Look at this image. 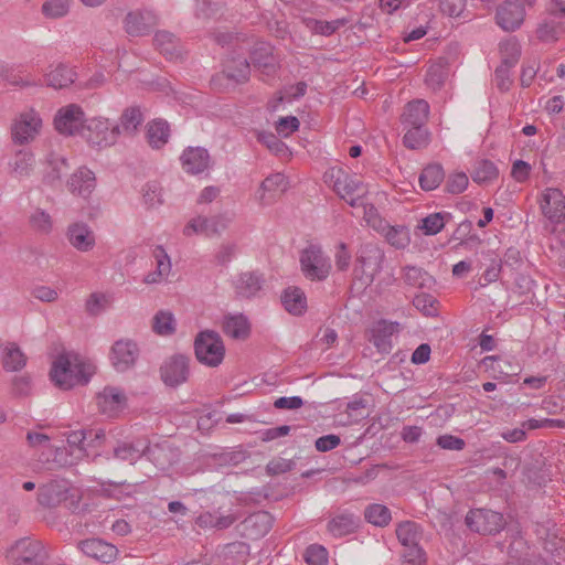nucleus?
I'll use <instances>...</instances> for the list:
<instances>
[{
	"mask_svg": "<svg viewBox=\"0 0 565 565\" xmlns=\"http://www.w3.org/2000/svg\"><path fill=\"white\" fill-rule=\"evenodd\" d=\"M244 525L250 536H264L271 527V516L267 512H257L246 518Z\"/></svg>",
	"mask_w": 565,
	"mask_h": 565,
	"instance_id": "obj_39",
	"label": "nucleus"
},
{
	"mask_svg": "<svg viewBox=\"0 0 565 565\" xmlns=\"http://www.w3.org/2000/svg\"><path fill=\"white\" fill-rule=\"evenodd\" d=\"M157 24V15L151 10L128 12L124 20V29L130 36L147 35Z\"/></svg>",
	"mask_w": 565,
	"mask_h": 565,
	"instance_id": "obj_18",
	"label": "nucleus"
},
{
	"mask_svg": "<svg viewBox=\"0 0 565 565\" xmlns=\"http://www.w3.org/2000/svg\"><path fill=\"white\" fill-rule=\"evenodd\" d=\"M234 521L235 518L231 514L216 515L212 512H203L196 518L195 524L202 529L224 530L230 527Z\"/></svg>",
	"mask_w": 565,
	"mask_h": 565,
	"instance_id": "obj_42",
	"label": "nucleus"
},
{
	"mask_svg": "<svg viewBox=\"0 0 565 565\" xmlns=\"http://www.w3.org/2000/svg\"><path fill=\"white\" fill-rule=\"evenodd\" d=\"M288 180L280 172L273 173L264 179L256 192V199L262 205L274 203L288 189Z\"/></svg>",
	"mask_w": 565,
	"mask_h": 565,
	"instance_id": "obj_17",
	"label": "nucleus"
},
{
	"mask_svg": "<svg viewBox=\"0 0 565 565\" xmlns=\"http://www.w3.org/2000/svg\"><path fill=\"white\" fill-rule=\"evenodd\" d=\"M445 178L444 169L440 164H429L419 175V184L424 191H433L439 186Z\"/></svg>",
	"mask_w": 565,
	"mask_h": 565,
	"instance_id": "obj_40",
	"label": "nucleus"
},
{
	"mask_svg": "<svg viewBox=\"0 0 565 565\" xmlns=\"http://www.w3.org/2000/svg\"><path fill=\"white\" fill-rule=\"evenodd\" d=\"M70 11L68 0H46L42 4V13L50 19H58Z\"/></svg>",
	"mask_w": 565,
	"mask_h": 565,
	"instance_id": "obj_52",
	"label": "nucleus"
},
{
	"mask_svg": "<svg viewBox=\"0 0 565 565\" xmlns=\"http://www.w3.org/2000/svg\"><path fill=\"white\" fill-rule=\"evenodd\" d=\"M499 174L498 168L490 160H480L476 163L471 173L472 180L477 183H487L494 180Z\"/></svg>",
	"mask_w": 565,
	"mask_h": 565,
	"instance_id": "obj_46",
	"label": "nucleus"
},
{
	"mask_svg": "<svg viewBox=\"0 0 565 565\" xmlns=\"http://www.w3.org/2000/svg\"><path fill=\"white\" fill-rule=\"evenodd\" d=\"M403 280L407 286L418 289H431L436 284L431 275L417 266H405L403 268Z\"/></svg>",
	"mask_w": 565,
	"mask_h": 565,
	"instance_id": "obj_31",
	"label": "nucleus"
},
{
	"mask_svg": "<svg viewBox=\"0 0 565 565\" xmlns=\"http://www.w3.org/2000/svg\"><path fill=\"white\" fill-rule=\"evenodd\" d=\"M384 260V252L374 244H365L360 249L358 265L354 268V276L363 285L369 286L375 276L381 271Z\"/></svg>",
	"mask_w": 565,
	"mask_h": 565,
	"instance_id": "obj_5",
	"label": "nucleus"
},
{
	"mask_svg": "<svg viewBox=\"0 0 565 565\" xmlns=\"http://www.w3.org/2000/svg\"><path fill=\"white\" fill-rule=\"evenodd\" d=\"M147 449L146 439H136L134 441L119 443L114 448V457L121 461H128L135 463L140 459Z\"/></svg>",
	"mask_w": 565,
	"mask_h": 565,
	"instance_id": "obj_28",
	"label": "nucleus"
},
{
	"mask_svg": "<svg viewBox=\"0 0 565 565\" xmlns=\"http://www.w3.org/2000/svg\"><path fill=\"white\" fill-rule=\"evenodd\" d=\"M360 524V519L352 513H340L328 522V531L334 537H342L353 533Z\"/></svg>",
	"mask_w": 565,
	"mask_h": 565,
	"instance_id": "obj_29",
	"label": "nucleus"
},
{
	"mask_svg": "<svg viewBox=\"0 0 565 565\" xmlns=\"http://www.w3.org/2000/svg\"><path fill=\"white\" fill-rule=\"evenodd\" d=\"M95 188V173L86 167L77 169L67 180V189L70 192L83 199H88Z\"/></svg>",
	"mask_w": 565,
	"mask_h": 565,
	"instance_id": "obj_21",
	"label": "nucleus"
},
{
	"mask_svg": "<svg viewBox=\"0 0 565 565\" xmlns=\"http://www.w3.org/2000/svg\"><path fill=\"white\" fill-rule=\"evenodd\" d=\"M190 358L183 354L170 356L160 367L162 382L169 387H178L185 383L190 375Z\"/></svg>",
	"mask_w": 565,
	"mask_h": 565,
	"instance_id": "obj_11",
	"label": "nucleus"
},
{
	"mask_svg": "<svg viewBox=\"0 0 565 565\" xmlns=\"http://www.w3.org/2000/svg\"><path fill=\"white\" fill-rule=\"evenodd\" d=\"M499 46L502 58L501 63L514 66L521 54L518 41L515 39H508L502 41Z\"/></svg>",
	"mask_w": 565,
	"mask_h": 565,
	"instance_id": "obj_51",
	"label": "nucleus"
},
{
	"mask_svg": "<svg viewBox=\"0 0 565 565\" xmlns=\"http://www.w3.org/2000/svg\"><path fill=\"white\" fill-rule=\"evenodd\" d=\"M138 355V347L130 340H119L115 342L111 349V362L119 372L130 369L136 363Z\"/></svg>",
	"mask_w": 565,
	"mask_h": 565,
	"instance_id": "obj_19",
	"label": "nucleus"
},
{
	"mask_svg": "<svg viewBox=\"0 0 565 565\" xmlns=\"http://www.w3.org/2000/svg\"><path fill=\"white\" fill-rule=\"evenodd\" d=\"M50 171L46 173L45 179L47 182L53 183L61 179V175L67 170V162L64 157L52 154L49 159Z\"/></svg>",
	"mask_w": 565,
	"mask_h": 565,
	"instance_id": "obj_55",
	"label": "nucleus"
},
{
	"mask_svg": "<svg viewBox=\"0 0 565 565\" xmlns=\"http://www.w3.org/2000/svg\"><path fill=\"white\" fill-rule=\"evenodd\" d=\"M465 522L472 532L482 535L497 534L505 525L503 514L488 509L470 510L466 515Z\"/></svg>",
	"mask_w": 565,
	"mask_h": 565,
	"instance_id": "obj_8",
	"label": "nucleus"
},
{
	"mask_svg": "<svg viewBox=\"0 0 565 565\" xmlns=\"http://www.w3.org/2000/svg\"><path fill=\"white\" fill-rule=\"evenodd\" d=\"M0 78L13 86H29L32 82L24 81L18 73L17 68L0 60Z\"/></svg>",
	"mask_w": 565,
	"mask_h": 565,
	"instance_id": "obj_53",
	"label": "nucleus"
},
{
	"mask_svg": "<svg viewBox=\"0 0 565 565\" xmlns=\"http://www.w3.org/2000/svg\"><path fill=\"white\" fill-rule=\"evenodd\" d=\"M67 488L61 482L53 480L39 489V502L42 505L52 507L65 498Z\"/></svg>",
	"mask_w": 565,
	"mask_h": 565,
	"instance_id": "obj_34",
	"label": "nucleus"
},
{
	"mask_svg": "<svg viewBox=\"0 0 565 565\" xmlns=\"http://www.w3.org/2000/svg\"><path fill=\"white\" fill-rule=\"evenodd\" d=\"M324 183L332 188L341 199H349L355 194H365L366 189L355 177L350 175L341 167H331L323 174Z\"/></svg>",
	"mask_w": 565,
	"mask_h": 565,
	"instance_id": "obj_6",
	"label": "nucleus"
},
{
	"mask_svg": "<svg viewBox=\"0 0 565 565\" xmlns=\"http://www.w3.org/2000/svg\"><path fill=\"white\" fill-rule=\"evenodd\" d=\"M26 364V356L18 344L10 342L6 344L2 352V365L7 372H17Z\"/></svg>",
	"mask_w": 565,
	"mask_h": 565,
	"instance_id": "obj_33",
	"label": "nucleus"
},
{
	"mask_svg": "<svg viewBox=\"0 0 565 565\" xmlns=\"http://www.w3.org/2000/svg\"><path fill=\"white\" fill-rule=\"evenodd\" d=\"M429 109V104L424 99L407 103L401 117L403 127L426 126Z\"/></svg>",
	"mask_w": 565,
	"mask_h": 565,
	"instance_id": "obj_24",
	"label": "nucleus"
},
{
	"mask_svg": "<svg viewBox=\"0 0 565 565\" xmlns=\"http://www.w3.org/2000/svg\"><path fill=\"white\" fill-rule=\"evenodd\" d=\"M152 257L156 262V269L159 274H163L166 277H169L172 265L171 259L166 252V249L161 245H157L152 250Z\"/></svg>",
	"mask_w": 565,
	"mask_h": 565,
	"instance_id": "obj_59",
	"label": "nucleus"
},
{
	"mask_svg": "<svg viewBox=\"0 0 565 565\" xmlns=\"http://www.w3.org/2000/svg\"><path fill=\"white\" fill-rule=\"evenodd\" d=\"M250 60L254 66L271 68L275 65V58L273 55V47L270 44L260 42L257 43L252 51Z\"/></svg>",
	"mask_w": 565,
	"mask_h": 565,
	"instance_id": "obj_44",
	"label": "nucleus"
},
{
	"mask_svg": "<svg viewBox=\"0 0 565 565\" xmlns=\"http://www.w3.org/2000/svg\"><path fill=\"white\" fill-rule=\"evenodd\" d=\"M86 122L83 109L75 104L60 108L54 117L55 129L64 136H83Z\"/></svg>",
	"mask_w": 565,
	"mask_h": 565,
	"instance_id": "obj_9",
	"label": "nucleus"
},
{
	"mask_svg": "<svg viewBox=\"0 0 565 565\" xmlns=\"http://www.w3.org/2000/svg\"><path fill=\"white\" fill-rule=\"evenodd\" d=\"M143 120L145 117L139 107L131 106L126 108L119 118V122L115 124V127L118 128V137L121 135H136Z\"/></svg>",
	"mask_w": 565,
	"mask_h": 565,
	"instance_id": "obj_27",
	"label": "nucleus"
},
{
	"mask_svg": "<svg viewBox=\"0 0 565 565\" xmlns=\"http://www.w3.org/2000/svg\"><path fill=\"white\" fill-rule=\"evenodd\" d=\"M170 129L166 120L157 119L148 124L147 138L152 148L163 147L169 139Z\"/></svg>",
	"mask_w": 565,
	"mask_h": 565,
	"instance_id": "obj_37",
	"label": "nucleus"
},
{
	"mask_svg": "<svg viewBox=\"0 0 565 565\" xmlns=\"http://www.w3.org/2000/svg\"><path fill=\"white\" fill-rule=\"evenodd\" d=\"M75 72L73 68L60 64L46 74V85L55 89L64 88L74 83Z\"/></svg>",
	"mask_w": 565,
	"mask_h": 565,
	"instance_id": "obj_38",
	"label": "nucleus"
},
{
	"mask_svg": "<svg viewBox=\"0 0 565 565\" xmlns=\"http://www.w3.org/2000/svg\"><path fill=\"white\" fill-rule=\"evenodd\" d=\"M284 308L294 316H301L307 310V298L299 287H288L281 295Z\"/></svg>",
	"mask_w": 565,
	"mask_h": 565,
	"instance_id": "obj_30",
	"label": "nucleus"
},
{
	"mask_svg": "<svg viewBox=\"0 0 565 565\" xmlns=\"http://www.w3.org/2000/svg\"><path fill=\"white\" fill-rule=\"evenodd\" d=\"M153 331L160 335L172 334L175 330V320L171 312L159 311L153 317Z\"/></svg>",
	"mask_w": 565,
	"mask_h": 565,
	"instance_id": "obj_50",
	"label": "nucleus"
},
{
	"mask_svg": "<svg viewBox=\"0 0 565 565\" xmlns=\"http://www.w3.org/2000/svg\"><path fill=\"white\" fill-rule=\"evenodd\" d=\"M385 238L390 245L397 249H404L409 245L411 235L406 226H390L385 233Z\"/></svg>",
	"mask_w": 565,
	"mask_h": 565,
	"instance_id": "obj_47",
	"label": "nucleus"
},
{
	"mask_svg": "<svg viewBox=\"0 0 565 565\" xmlns=\"http://www.w3.org/2000/svg\"><path fill=\"white\" fill-rule=\"evenodd\" d=\"M78 547L86 556L102 563L113 562L118 553V550L115 545L100 539H87L81 541Z\"/></svg>",
	"mask_w": 565,
	"mask_h": 565,
	"instance_id": "obj_22",
	"label": "nucleus"
},
{
	"mask_svg": "<svg viewBox=\"0 0 565 565\" xmlns=\"http://www.w3.org/2000/svg\"><path fill=\"white\" fill-rule=\"evenodd\" d=\"M143 456L161 469H164L172 461L171 449L167 443L151 446L147 441V449Z\"/></svg>",
	"mask_w": 565,
	"mask_h": 565,
	"instance_id": "obj_41",
	"label": "nucleus"
},
{
	"mask_svg": "<svg viewBox=\"0 0 565 565\" xmlns=\"http://www.w3.org/2000/svg\"><path fill=\"white\" fill-rule=\"evenodd\" d=\"M364 518L369 523L379 527H384L390 524L392 514L386 505L373 503L365 508Z\"/></svg>",
	"mask_w": 565,
	"mask_h": 565,
	"instance_id": "obj_43",
	"label": "nucleus"
},
{
	"mask_svg": "<svg viewBox=\"0 0 565 565\" xmlns=\"http://www.w3.org/2000/svg\"><path fill=\"white\" fill-rule=\"evenodd\" d=\"M436 299L429 294L422 292L414 297L413 305L414 307L423 312L425 316H434L437 312L436 308Z\"/></svg>",
	"mask_w": 565,
	"mask_h": 565,
	"instance_id": "obj_58",
	"label": "nucleus"
},
{
	"mask_svg": "<svg viewBox=\"0 0 565 565\" xmlns=\"http://www.w3.org/2000/svg\"><path fill=\"white\" fill-rule=\"evenodd\" d=\"M351 253L345 243H339L334 250V263L339 271H345L351 265Z\"/></svg>",
	"mask_w": 565,
	"mask_h": 565,
	"instance_id": "obj_64",
	"label": "nucleus"
},
{
	"mask_svg": "<svg viewBox=\"0 0 565 565\" xmlns=\"http://www.w3.org/2000/svg\"><path fill=\"white\" fill-rule=\"evenodd\" d=\"M398 322L379 320L370 329V341L380 353L388 354L393 349V337L399 332Z\"/></svg>",
	"mask_w": 565,
	"mask_h": 565,
	"instance_id": "obj_12",
	"label": "nucleus"
},
{
	"mask_svg": "<svg viewBox=\"0 0 565 565\" xmlns=\"http://www.w3.org/2000/svg\"><path fill=\"white\" fill-rule=\"evenodd\" d=\"M541 209L550 221L555 223L561 222L565 216V195L558 189H546L543 193Z\"/></svg>",
	"mask_w": 565,
	"mask_h": 565,
	"instance_id": "obj_23",
	"label": "nucleus"
},
{
	"mask_svg": "<svg viewBox=\"0 0 565 565\" xmlns=\"http://www.w3.org/2000/svg\"><path fill=\"white\" fill-rule=\"evenodd\" d=\"M43 119L33 108L24 109L15 115L11 124V138L15 145L32 142L42 131Z\"/></svg>",
	"mask_w": 565,
	"mask_h": 565,
	"instance_id": "obj_4",
	"label": "nucleus"
},
{
	"mask_svg": "<svg viewBox=\"0 0 565 565\" xmlns=\"http://www.w3.org/2000/svg\"><path fill=\"white\" fill-rule=\"evenodd\" d=\"M222 328L226 335L236 340L246 339L250 332V323L247 317L243 313L225 315L223 318Z\"/></svg>",
	"mask_w": 565,
	"mask_h": 565,
	"instance_id": "obj_26",
	"label": "nucleus"
},
{
	"mask_svg": "<svg viewBox=\"0 0 565 565\" xmlns=\"http://www.w3.org/2000/svg\"><path fill=\"white\" fill-rule=\"evenodd\" d=\"M182 169L189 174H200L210 168L211 159L206 149L188 147L181 154Z\"/></svg>",
	"mask_w": 565,
	"mask_h": 565,
	"instance_id": "obj_20",
	"label": "nucleus"
},
{
	"mask_svg": "<svg viewBox=\"0 0 565 565\" xmlns=\"http://www.w3.org/2000/svg\"><path fill=\"white\" fill-rule=\"evenodd\" d=\"M154 45L157 49L171 61L179 60L182 57V45L179 38L167 30H160L156 32Z\"/></svg>",
	"mask_w": 565,
	"mask_h": 565,
	"instance_id": "obj_25",
	"label": "nucleus"
},
{
	"mask_svg": "<svg viewBox=\"0 0 565 565\" xmlns=\"http://www.w3.org/2000/svg\"><path fill=\"white\" fill-rule=\"evenodd\" d=\"M98 409L108 417L118 416L127 406L124 391L115 386H106L96 396Z\"/></svg>",
	"mask_w": 565,
	"mask_h": 565,
	"instance_id": "obj_14",
	"label": "nucleus"
},
{
	"mask_svg": "<svg viewBox=\"0 0 565 565\" xmlns=\"http://www.w3.org/2000/svg\"><path fill=\"white\" fill-rule=\"evenodd\" d=\"M95 372L90 362L77 355L61 354L53 362L50 376L56 386L70 390L78 384H86Z\"/></svg>",
	"mask_w": 565,
	"mask_h": 565,
	"instance_id": "obj_1",
	"label": "nucleus"
},
{
	"mask_svg": "<svg viewBox=\"0 0 565 565\" xmlns=\"http://www.w3.org/2000/svg\"><path fill=\"white\" fill-rule=\"evenodd\" d=\"M108 297L102 292H93L86 300L85 308L88 315L98 316L108 306Z\"/></svg>",
	"mask_w": 565,
	"mask_h": 565,
	"instance_id": "obj_61",
	"label": "nucleus"
},
{
	"mask_svg": "<svg viewBox=\"0 0 565 565\" xmlns=\"http://www.w3.org/2000/svg\"><path fill=\"white\" fill-rule=\"evenodd\" d=\"M308 565H328V551L319 544L309 545L305 553Z\"/></svg>",
	"mask_w": 565,
	"mask_h": 565,
	"instance_id": "obj_57",
	"label": "nucleus"
},
{
	"mask_svg": "<svg viewBox=\"0 0 565 565\" xmlns=\"http://www.w3.org/2000/svg\"><path fill=\"white\" fill-rule=\"evenodd\" d=\"M396 536L404 548L419 545L422 531L417 523L405 521L397 525Z\"/></svg>",
	"mask_w": 565,
	"mask_h": 565,
	"instance_id": "obj_35",
	"label": "nucleus"
},
{
	"mask_svg": "<svg viewBox=\"0 0 565 565\" xmlns=\"http://www.w3.org/2000/svg\"><path fill=\"white\" fill-rule=\"evenodd\" d=\"M86 141L98 148L113 146L118 140V128L108 118L95 117L88 119L83 136Z\"/></svg>",
	"mask_w": 565,
	"mask_h": 565,
	"instance_id": "obj_7",
	"label": "nucleus"
},
{
	"mask_svg": "<svg viewBox=\"0 0 565 565\" xmlns=\"http://www.w3.org/2000/svg\"><path fill=\"white\" fill-rule=\"evenodd\" d=\"M525 10L519 0H507L497 10V23L504 31H514L524 21Z\"/></svg>",
	"mask_w": 565,
	"mask_h": 565,
	"instance_id": "obj_16",
	"label": "nucleus"
},
{
	"mask_svg": "<svg viewBox=\"0 0 565 565\" xmlns=\"http://www.w3.org/2000/svg\"><path fill=\"white\" fill-rule=\"evenodd\" d=\"M300 267L303 276L311 281L326 280L332 269L330 257L321 246L311 244L300 253Z\"/></svg>",
	"mask_w": 565,
	"mask_h": 565,
	"instance_id": "obj_3",
	"label": "nucleus"
},
{
	"mask_svg": "<svg viewBox=\"0 0 565 565\" xmlns=\"http://www.w3.org/2000/svg\"><path fill=\"white\" fill-rule=\"evenodd\" d=\"M250 66L248 61L245 57H239L226 64L224 74L227 78L241 83L247 81Z\"/></svg>",
	"mask_w": 565,
	"mask_h": 565,
	"instance_id": "obj_45",
	"label": "nucleus"
},
{
	"mask_svg": "<svg viewBox=\"0 0 565 565\" xmlns=\"http://www.w3.org/2000/svg\"><path fill=\"white\" fill-rule=\"evenodd\" d=\"M406 130L403 137V143L406 148L417 150L428 146L430 132L426 126L404 127Z\"/></svg>",
	"mask_w": 565,
	"mask_h": 565,
	"instance_id": "obj_36",
	"label": "nucleus"
},
{
	"mask_svg": "<svg viewBox=\"0 0 565 565\" xmlns=\"http://www.w3.org/2000/svg\"><path fill=\"white\" fill-rule=\"evenodd\" d=\"M196 360L209 367H217L225 356V347L221 335L213 330H204L194 340Z\"/></svg>",
	"mask_w": 565,
	"mask_h": 565,
	"instance_id": "obj_2",
	"label": "nucleus"
},
{
	"mask_svg": "<svg viewBox=\"0 0 565 565\" xmlns=\"http://www.w3.org/2000/svg\"><path fill=\"white\" fill-rule=\"evenodd\" d=\"M142 196L145 203L150 207L161 204V186L157 182L147 183L142 189Z\"/></svg>",
	"mask_w": 565,
	"mask_h": 565,
	"instance_id": "obj_63",
	"label": "nucleus"
},
{
	"mask_svg": "<svg viewBox=\"0 0 565 565\" xmlns=\"http://www.w3.org/2000/svg\"><path fill=\"white\" fill-rule=\"evenodd\" d=\"M9 555L15 565H40L46 559L42 543L29 537L17 541Z\"/></svg>",
	"mask_w": 565,
	"mask_h": 565,
	"instance_id": "obj_10",
	"label": "nucleus"
},
{
	"mask_svg": "<svg viewBox=\"0 0 565 565\" xmlns=\"http://www.w3.org/2000/svg\"><path fill=\"white\" fill-rule=\"evenodd\" d=\"M262 277L257 273H242L235 280V291L239 297L252 298L262 289Z\"/></svg>",
	"mask_w": 565,
	"mask_h": 565,
	"instance_id": "obj_32",
	"label": "nucleus"
},
{
	"mask_svg": "<svg viewBox=\"0 0 565 565\" xmlns=\"http://www.w3.org/2000/svg\"><path fill=\"white\" fill-rule=\"evenodd\" d=\"M230 218L224 215H216L213 217L196 216L191 218L183 228L185 236L194 234L214 236L220 234L227 227Z\"/></svg>",
	"mask_w": 565,
	"mask_h": 565,
	"instance_id": "obj_13",
	"label": "nucleus"
},
{
	"mask_svg": "<svg viewBox=\"0 0 565 565\" xmlns=\"http://www.w3.org/2000/svg\"><path fill=\"white\" fill-rule=\"evenodd\" d=\"M448 217L450 214L446 212L431 213L422 220L419 227L426 235H436L445 227Z\"/></svg>",
	"mask_w": 565,
	"mask_h": 565,
	"instance_id": "obj_48",
	"label": "nucleus"
},
{
	"mask_svg": "<svg viewBox=\"0 0 565 565\" xmlns=\"http://www.w3.org/2000/svg\"><path fill=\"white\" fill-rule=\"evenodd\" d=\"M34 162L33 153L28 150H19L11 163L12 171L18 177H26L30 174Z\"/></svg>",
	"mask_w": 565,
	"mask_h": 565,
	"instance_id": "obj_49",
	"label": "nucleus"
},
{
	"mask_svg": "<svg viewBox=\"0 0 565 565\" xmlns=\"http://www.w3.org/2000/svg\"><path fill=\"white\" fill-rule=\"evenodd\" d=\"M65 235L70 245L81 253H88L96 245L94 231L82 221L71 223Z\"/></svg>",
	"mask_w": 565,
	"mask_h": 565,
	"instance_id": "obj_15",
	"label": "nucleus"
},
{
	"mask_svg": "<svg viewBox=\"0 0 565 565\" xmlns=\"http://www.w3.org/2000/svg\"><path fill=\"white\" fill-rule=\"evenodd\" d=\"M403 565H425L426 553L420 545L407 547L402 551Z\"/></svg>",
	"mask_w": 565,
	"mask_h": 565,
	"instance_id": "obj_60",
	"label": "nucleus"
},
{
	"mask_svg": "<svg viewBox=\"0 0 565 565\" xmlns=\"http://www.w3.org/2000/svg\"><path fill=\"white\" fill-rule=\"evenodd\" d=\"M257 140L266 146L275 154H282L287 150V146L273 132L270 131H258Z\"/></svg>",
	"mask_w": 565,
	"mask_h": 565,
	"instance_id": "obj_54",
	"label": "nucleus"
},
{
	"mask_svg": "<svg viewBox=\"0 0 565 565\" xmlns=\"http://www.w3.org/2000/svg\"><path fill=\"white\" fill-rule=\"evenodd\" d=\"M31 226L41 233H49L52 228V220L49 213L43 210H35L30 216Z\"/></svg>",
	"mask_w": 565,
	"mask_h": 565,
	"instance_id": "obj_62",
	"label": "nucleus"
},
{
	"mask_svg": "<svg viewBox=\"0 0 565 565\" xmlns=\"http://www.w3.org/2000/svg\"><path fill=\"white\" fill-rule=\"evenodd\" d=\"M446 77L447 70L440 64H435L427 70L425 82L428 87L436 90L441 87Z\"/></svg>",
	"mask_w": 565,
	"mask_h": 565,
	"instance_id": "obj_56",
	"label": "nucleus"
}]
</instances>
